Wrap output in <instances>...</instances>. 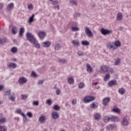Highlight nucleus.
<instances>
[{
    "label": "nucleus",
    "instance_id": "obj_1",
    "mask_svg": "<svg viewBox=\"0 0 131 131\" xmlns=\"http://www.w3.org/2000/svg\"><path fill=\"white\" fill-rule=\"evenodd\" d=\"M96 98L94 96H86L84 98L83 101L85 103H91L93 101H95Z\"/></svg>",
    "mask_w": 131,
    "mask_h": 131
},
{
    "label": "nucleus",
    "instance_id": "obj_2",
    "mask_svg": "<svg viewBox=\"0 0 131 131\" xmlns=\"http://www.w3.org/2000/svg\"><path fill=\"white\" fill-rule=\"evenodd\" d=\"M106 47L107 49L110 50V51H116V50H117L115 47V45H114V43L112 42H108L107 44Z\"/></svg>",
    "mask_w": 131,
    "mask_h": 131
},
{
    "label": "nucleus",
    "instance_id": "obj_3",
    "mask_svg": "<svg viewBox=\"0 0 131 131\" xmlns=\"http://www.w3.org/2000/svg\"><path fill=\"white\" fill-rule=\"evenodd\" d=\"M122 124L123 125H128L129 124V118L127 116H125L123 119Z\"/></svg>",
    "mask_w": 131,
    "mask_h": 131
},
{
    "label": "nucleus",
    "instance_id": "obj_4",
    "mask_svg": "<svg viewBox=\"0 0 131 131\" xmlns=\"http://www.w3.org/2000/svg\"><path fill=\"white\" fill-rule=\"evenodd\" d=\"M27 78L25 77H21L18 79V83L19 84H25V83H27Z\"/></svg>",
    "mask_w": 131,
    "mask_h": 131
},
{
    "label": "nucleus",
    "instance_id": "obj_5",
    "mask_svg": "<svg viewBox=\"0 0 131 131\" xmlns=\"http://www.w3.org/2000/svg\"><path fill=\"white\" fill-rule=\"evenodd\" d=\"M27 38L28 40H29L30 42L31 43L35 39L34 36L31 34V33L27 34Z\"/></svg>",
    "mask_w": 131,
    "mask_h": 131
},
{
    "label": "nucleus",
    "instance_id": "obj_6",
    "mask_svg": "<svg viewBox=\"0 0 131 131\" xmlns=\"http://www.w3.org/2000/svg\"><path fill=\"white\" fill-rule=\"evenodd\" d=\"M51 45H52V42L49 41H46L41 43V46L43 48H49Z\"/></svg>",
    "mask_w": 131,
    "mask_h": 131
},
{
    "label": "nucleus",
    "instance_id": "obj_7",
    "mask_svg": "<svg viewBox=\"0 0 131 131\" xmlns=\"http://www.w3.org/2000/svg\"><path fill=\"white\" fill-rule=\"evenodd\" d=\"M32 45L36 48V49H40V45L38 43V41H37L36 39H35L32 42H31Z\"/></svg>",
    "mask_w": 131,
    "mask_h": 131
},
{
    "label": "nucleus",
    "instance_id": "obj_8",
    "mask_svg": "<svg viewBox=\"0 0 131 131\" xmlns=\"http://www.w3.org/2000/svg\"><path fill=\"white\" fill-rule=\"evenodd\" d=\"M7 67L8 68L15 69L17 67V64L13 62H8L7 64Z\"/></svg>",
    "mask_w": 131,
    "mask_h": 131
},
{
    "label": "nucleus",
    "instance_id": "obj_9",
    "mask_svg": "<svg viewBox=\"0 0 131 131\" xmlns=\"http://www.w3.org/2000/svg\"><path fill=\"white\" fill-rule=\"evenodd\" d=\"M110 103V98L106 97L103 99L102 103L103 104L104 106H107Z\"/></svg>",
    "mask_w": 131,
    "mask_h": 131
},
{
    "label": "nucleus",
    "instance_id": "obj_10",
    "mask_svg": "<svg viewBox=\"0 0 131 131\" xmlns=\"http://www.w3.org/2000/svg\"><path fill=\"white\" fill-rule=\"evenodd\" d=\"M86 67L87 69V71L89 73H94V70H93V68L90 65V64L87 63L86 65Z\"/></svg>",
    "mask_w": 131,
    "mask_h": 131
},
{
    "label": "nucleus",
    "instance_id": "obj_11",
    "mask_svg": "<svg viewBox=\"0 0 131 131\" xmlns=\"http://www.w3.org/2000/svg\"><path fill=\"white\" fill-rule=\"evenodd\" d=\"M9 98L12 102H15V100H16V95H15V93H12V95H10Z\"/></svg>",
    "mask_w": 131,
    "mask_h": 131
},
{
    "label": "nucleus",
    "instance_id": "obj_12",
    "mask_svg": "<svg viewBox=\"0 0 131 131\" xmlns=\"http://www.w3.org/2000/svg\"><path fill=\"white\" fill-rule=\"evenodd\" d=\"M14 4L13 3H10L8 5L7 7V9L8 11H12L14 9Z\"/></svg>",
    "mask_w": 131,
    "mask_h": 131
},
{
    "label": "nucleus",
    "instance_id": "obj_13",
    "mask_svg": "<svg viewBox=\"0 0 131 131\" xmlns=\"http://www.w3.org/2000/svg\"><path fill=\"white\" fill-rule=\"evenodd\" d=\"M101 33H112V30L105 29L103 28L100 30Z\"/></svg>",
    "mask_w": 131,
    "mask_h": 131
},
{
    "label": "nucleus",
    "instance_id": "obj_14",
    "mask_svg": "<svg viewBox=\"0 0 131 131\" xmlns=\"http://www.w3.org/2000/svg\"><path fill=\"white\" fill-rule=\"evenodd\" d=\"M111 120L113 121V122H117L119 121V118L116 116H113L111 117Z\"/></svg>",
    "mask_w": 131,
    "mask_h": 131
},
{
    "label": "nucleus",
    "instance_id": "obj_15",
    "mask_svg": "<svg viewBox=\"0 0 131 131\" xmlns=\"http://www.w3.org/2000/svg\"><path fill=\"white\" fill-rule=\"evenodd\" d=\"M108 66H102L101 67V71L102 72H108Z\"/></svg>",
    "mask_w": 131,
    "mask_h": 131
},
{
    "label": "nucleus",
    "instance_id": "obj_16",
    "mask_svg": "<svg viewBox=\"0 0 131 131\" xmlns=\"http://www.w3.org/2000/svg\"><path fill=\"white\" fill-rule=\"evenodd\" d=\"M114 45L117 50L118 48H120L121 47V42L119 41V40L115 41L114 43Z\"/></svg>",
    "mask_w": 131,
    "mask_h": 131
},
{
    "label": "nucleus",
    "instance_id": "obj_17",
    "mask_svg": "<svg viewBox=\"0 0 131 131\" xmlns=\"http://www.w3.org/2000/svg\"><path fill=\"white\" fill-rule=\"evenodd\" d=\"M68 82L69 84H73L74 83V78L73 76L69 77L68 79Z\"/></svg>",
    "mask_w": 131,
    "mask_h": 131
},
{
    "label": "nucleus",
    "instance_id": "obj_18",
    "mask_svg": "<svg viewBox=\"0 0 131 131\" xmlns=\"http://www.w3.org/2000/svg\"><path fill=\"white\" fill-rule=\"evenodd\" d=\"M72 43L74 47H79L80 45L79 44V41L77 40H73L72 41Z\"/></svg>",
    "mask_w": 131,
    "mask_h": 131
},
{
    "label": "nucleus",
    "instance_id": "obj_19",
    "mask_svg": "<svg viewBox=\"0 0 131 131\" xmlns=\"http://www.w3.org/2000/svg\"><path fill=\"white\" fill-rule=\"evenodd\" d=\"M114 128H116V126L114 124L109 125L106 127L107 130H113Z\"/></svg>",
    "mask_w": 131,
    "mask_h": 131
},
{
    "label": "nucleus",
    "instance_id": "obj_20",
    "mask_svg": "<svg viewBox=\"0 0 131 131\" xmlns=\"http://www.w3.org/2000/svg\"><path fill=\"white\" fill-rule=\"evenodd\" d=\"M62 48V46L61 45L59 44V43H56L55 45L54 49L55 51H60L61 49Z\"/></svg>",
    "mask_w": 131,
    "mask_h": 131
},
{
    "label": "nucleus",
    "instance_id": "obj_21",
    "mask_svg": "<svg viewBox=\"0 0 131 131\" xmlns=\"http://www.w3.org/2000/svg\"><path fill=\"white\" fill-rule=\"evenodd\" d=\"M120 63H121V60L119 58L115 59L114 65L115 66H119L120 65Z\"/></svg>",
    "mask_w": 131,
    "mask_h": 131
},
{
    "label": "nucleus",
    "instance_id": "obj_22",
    "mask_svg": "<svg viewBox=\"0 0 131 131\" xmlns=\"http://www.w3.org/2000/svg\"><path fill=\"white\" fill-rule=\"evenodd\" d=\"M108 84L111 86V88H112V86L117 84V82L115 80H112L108 82Z\"/></svg>",
    "mask_w": 131,
    "mask_h": 131
},
{
    "label": "nucleus",
    "instance_id": "obj_23",
    "mask_svg": "<svg viewBox=\"0 0 131 131\" xmlns=\"http://www.w3.org/2000/svg\"><path fill=\"white\" fill-rule=\"evenodd\" d=\"M52 116L54 119H58V118H59V114H58V112H54L52 114Z\"/></svg>",
    "mask_w": 131,
    "mask_h": 131
},
{
    "label": "nucleus",
    "instance_id": "obj_24",
    "mask_svg": "<svg viewBox=\"0 0 131 131\" xmlns=\"http://www.w3.org/2000/svg\"><path fill=\"white\" fill-rule=\"evenodd\" d=\"M94 119L95 120H100V119H101V114H100V113L95 114Z\"/></svg>",
    "mask_w": 131,
    "mask_h": 131
},
{
    "label": "nucleus",
    "instance_id": "obj_25",
    "mask_svg": "<svg viewBox=\"0 0 131 131\" xmlns=\"http://www.w3.org/2000/svg\"><path fill=\"white\" fill-rule=\"evenodd\" d=\"M7 42V38L6 37L2 38L0 37V45H4Z\"/></svg>",
    "mask_w": 131,
    "mask_h": 131
},
{
    "label": "nucleus",
    "instance_id": "obj_26",
    "mask_svg": "<svg viewBox=\"0 0 131 131\" xmlns=\"http://www.w3.org/2000/svg\"><path fill=\"white\" fill-rule=\"evenodd\" d=\"M103 122H109V121L111 120V117L109 116H106L103 117L102 119Z\"/></svg>",
    "mask_w": 131,
    "mask_h": 131
},
{
    "label": "nucleus",
    "instance_id": "obj_27",
    "mask_svg": "<svg viewBox=\"0 0 131 131\" xmlns=\"http://www.w3.org/2000/svg\"><path fill=\"white\" fill-rule=\"evenodd\" d=\"M16 112L17 114H21V116L24 117V118H26V116H25V114L24 113H22V111L21 109H18L16 110Z\"/></svg>",
    "mask_w": 131,
    "mask_h": 131
},
{
    "label": "nucleus",
    "instance_id": "obj_28",
    "mask_svg": "<svg viewBox=\"0 0 131 131\" xmlns=\"http://www.w3.org/2000/svg\"><path fill=\"white\" fill-rule=\"evenodd\" d=\"M118 93L120 95H124V94H125V90H124L123 88H120L119 89Z\"/></svg>",
    "mask_w": 131,
    "mask_h": 131
},
{
    "label": "nucleus",
    "instance_id": "obj_29",
    "mask_svg": "<svg viewBox=\"0 0 131 131\" xmlns=\"http://www.w3.org/2000/svg\"><path fill=\"white\" fill-rule=\"evenodd\" d=\"M38 36L40 39H43V38L47 36V34L46 33H39Z\"/></svg>",
    "mask_w": 131,
    "mask_h": 131
},
{
    "label": "nucleus",
    "instance_id": "obj_30",
    "mask_svg": "<svg viewBox=\"0 0 131 131\" xmlns=\"http://www.w3.org/2000/svg\"><path fill=\"white\" fill-rule=\"evenodd\" d=\"M8 130V127L5 125L0 126V131H7Z\"/></svg>",
    "mask_w": 131,
    "mask_h": 131
},
{
    "label": "nucleus",
    "instance_id": "obj_31",
    "mask_svg": "<svg viewBox=\"0 0 131 131\" xmlns=\"http://www.w3.org/2000/svg\"><path fill=\"white\" fill-rule=\"evenodd\" d=\"M12 33H17V32H18V28L13 26L12 27Z\"/></svg>",
    "mask_w": 131,
    "mask_h": 131
},
{
    "label": "nucleus",
    "instance_id": "obj_32",
    "mask_svg": "<svg viewBox=\"0 0 131 131\" xmlns=\"http://www.w3.org/2000/svg\"><path fill=\"white\" fill-rule=\"evenodd\" d=\"M109 79H110V74H106L104 77V81H107Z\"/></svg>",
    "mask_w": 131,
    "mask_h": 131
},
{
    "label": "nucleus",
    "instance_id": "obj_33",
    "mask_svg": "<svg viewBox=\"0 0 131 131\" xmlns=\"http://www.w3.org/2000/svg\"><path fill=\"white\" fill-rule=\"evenodd\" d=\"M34 14H32V15L29 18L28 23H32L33 21H34Z\"/></svg>",
    "mask_w": 131,
    "mask_h": 131
},
{
    "label": "nucleus",
    "instance_id": "obj_34",
    "mask_svg": "<svg viewBox=\"0 0 131 131\" xmlns=\"http://www.w3.org/2000/svg\"><path fill=\"white\" fill-rule=\"evenodd\" d=\"M107 72L111 73V74H113L114 73V69L110 67H108L107 69Z\"/></svg>",
    "mask_w": 131,
    "mask_h": 131
},
{
    "label": "nucleus",
    "instance_id": "obj_35",
    "mask_svg": "<svg viewBox=\"0 0 131 131\" xmlns=\"http://www.w3.org/2000/svg\"><path fill=\"white\" fill-rule=\"evenodd\" d=\"M6 121H7V119L6 118H0V123H1V124H4V123H6Z\"/></svg>",
    "mask_w": 131,
    "mask_h": 131
},
{
    "label": "nucleus",
    "instance_id": "obj_36",
    "mask_svg": "<svg viewBox=\"0 0 131 131\" xmlns=\"http://www.w3.org/2000/svg\"><path fill=\"white\" fill-rule=\"evenodd\" d=\"M82 46H90V42L88 41H81Z\"/></svg>",
    "mask_w": 131,
    "mask_h": 131
},
{
    "label": "nucleus",
    "instance_id": "obj_37",
    "mask_svg": "<svg viewBox=\"0 0 131 131\" xmlns=\"http://www.w3.org/2000/svg\"><path fill=\"white\" fill-rule=\"evenodd\" d=\"M117 19L118 21H120V20L122 19V14L121 13H118L117 16Z\"/></svg>",
    "mask_w": 131,
    "mask_h": 131
},
{
    "label": "nucleus",
    "instance_id": "obj_38",
    "mask_svg": "<svg viewBox=\"0 0 131 131\" xmlns=\"http://www.w3.org/2000/svg\"><path fill=\"white\" fill-rule=\"evenodd\" d=\"M11 52L13 54H15V53H17V52H18V49L16 47H13L11 49Z\"/></svg>",
    "mask_w": 131,
    "mask_h": 131
},
{
    "label": "nucleus",
    "instance_id": "obj_39",
    "mask_svg": "<svg viewBox=\"0 0 131 131\" xmlns=\"http://www.w3.org/2000/svg\"><path fill=\"white\" fill-rule=\"evenodd\" d=\"M33 106H38L39 105V102L37 100V101H33L32 103Z\"/></svg>",
    "mask_w": 131,
    "mask_h": 131
},
{
    "label": "nucleus",
    "instance_id": "obj_40",
    "mask_svg": "<svg viewBox=\"0 0 131 131\" xmlns=\"http://www.w3.org/2000/svg\"><path fill=\"white\" fill-rule=\"evenodd\" d=\"M90 107L93 109H95L96 108H98V105L96 104L95 102H93L92 104H91Z\"/></svg>",
    "mask_w": 131,
    "mask_h": 131
},
{
    "label": "nucleus",
    "instance_id": "obj_41",
    "mask_svg": "<svg viewBox=\"0 0 131 131\" xmlns=\"http://www.w3.org/2000/svg\"><path fill=\"white\" fill-rule=\"evenodd\" d=\"M72 30L73 31H79V28L76 27H72Z\"/></svg>",
    "mask_w": 131,
    "mask_h": 131
},
{
    "label": "nucleus",
    "instance_id": "obj_42",
    "mask_svg": "<svg viewBox=\"0 0 131 131\" xmlns=\"http://www.w3.org/2000/svg\"><path fill=\"white\" fill-rule=\"evenodd\" d=\"M79 89H83L84 88V83L81 82L78 84Z\"/></svg>",
    "mask_w": 131,
    "mask_h": 131
},
{
    "label": "nucleus",
    "instance_id": "obj_43",
    "mask_svg": "<svg viewBox=\"0 0 131 131\" xmlns=\"http://www.w3.org/2000/svg\"><path fill=\"white\" fill-rule=\"evenodd\" d=\"M85 33H93V32L90 30V28L87 27L85 29Z\"/></svg>",
    "mask_w": 131,
    "mask_h": 131
},
{
    "label": "nucleus",
    "instance_id": "obj_44",
    "mask_svg": "<svg viewBox=\"0 0 131 131\" xmlns=\"http://www.w3.org/2000/svg\"><path fill=\"white\" fill-rule=\"evenodd\" d=\"M67 61L64 59H61L59 60V62L61 64H65Z\"/></svg>",
    "mask_w": 131,
    "mask_h": 131
},
{
    "label": "nucleus",
    "instance_id": "obj_45",
    "mask_svg": "<svg viewBox=\"0 0 131 131\" xmlns=\"http://www.w3.org/2000/svg\"><path fill=\"white\" fill-rule=\"evenodd\" d=\"M27 98H28V95L26 94H22L21 95V100H26Z\"/></svg>",
    "mask_w": 131,
    "mask_h": 131
},
{
    "label": "nucleus",
    "instance_id": "obj_46",
    "mask_svg": "<svg viewBox=\"0 0 131 131\" xmlns=\"http://www.w3.org/2000/svg\"><path fill=\"white\" fill-rule=\"evenodd\" d=\"M11 94V90H9L8 91H6L5 93V96H10V94Z\"/></svg>",
    "mask_w": 131,
    "mask_h": 131
},
{
    "label": "nucleus",
    "instance_id": "obj_47",
    "mask_svg": "<svg viewBox=\"0 0 131 131\" xmlns=\"http://www.w3.org/2000/svg\"><path fill=\"white\" fill-rule=\"evenodd\" d=\"M53 109H54V110L58 111V110H60V106H59L58 105H55L54 106Z\"/></svg>",
    "mask_w": 131,
    "mask_h": 131
},
{
    "label": "nucleus",
    "instance_id": "obj_48",
    "mask_svg": "<svg viewBox=\"0 0 131 131\" xmlns=\"http://www.w3.org/2000/svg\"><path fill=\"white\" fill-rule=\"evenodd\" d=\"M65 105L68 109H70V108H71V105H70L68 102L65 103Z\"/></svg>",
    "mask_w": 131,
    "mask_h": 131
},
{
    "label": "nucleus",
    "instance_id": "obj_49",
    "mask_svg": "<svg viewBox=\"0 0 131 131\" xmlns=\"http://www.w3.org/2000/svg\"><path fill=\"white\" fill-rule=\"evenodd\" d=\"M55 90H56V95H60L61 94V90L59 88H56L55 89Z\"/></svg>",
    "mask_w": 131,
    "mask_h": 131
},
{
    "label": "nucleus",
    "instance_id": "obj_50",
    "mask_svg": "<svg viewBox=\"0 0 131 131\" xmlns=\"http://www.w3.org/2000/svg\"><path fill=\"white\" fill-rule=\"evenodd\" d=\"M45 116H42L39 118L40 122H43V121H45Z\"/></svg>",
    "mask_w": 131,
    "mask_h": 131
},
{
    "label": "nucleus",
    "instance_id": "obj_51",
    "mask_svg": "<svg viewBox=\"0 0 131 131\" xmlns=\"http://www.w3.org/2000/svg\"><path fill=\"white\" fill-rule=\"evenodd\" d=\"M32 76H33V77H38V75L35 73V72H32L31 73Z\"/></svg>",
    "mask_w": 131,
    "mask_h": 131
},
{
    "label": "nucleus",
    "instance_id": "obj_52",
    "mask_svg": "<svg viewBox=\"0 0 131 131\" xmlns=\"http://www.w3.org/2000/svg\"><path fill=\"white\" fill-rule=\"evenodd\" d=\"M25 31V29H24V28H20L19 29V33H24Z\"/></svg>",
    "mask_w": 131,
    "mask_h": 131
},
{
    "label": "nucleus",
    "instance_id": "obj_53",
    "mask_svg": "<svg viewBox=\"0 0 131 131\" xmlns=\"http://www.w3.org/2000/svg\"><path fill=\"white\" fill-rule=\"evenodd\" d=\"M113 111H114V112H116V113H119V112H120V110H119V108H114Z\"/></svg>",
    "mask_w": 131,
    "mask_h": 131
},
{
    "label": "nucleus",
    "instance_id": "obj_54",
    "mask_svg": "<svg viewBox=\"0 0 131 131\" xmlns=\"http://www.w3.org/2000/svg\"><path fill=\"white\" fill-rule=\"evenodd\" d=\"M52 100L51 99H48L47 100V103L50 106H51L52 105Z\"/></svg>",
    "mask_w": 131,
    "mask_h": 131
},
{
    "label": "nucleus",
    "instance_id": "obj_55",
    "mask_svg": "<svg viewBox=\"0 0 131 131\" xmlns=\"http://www.w3.org/2000/svg\"><path fill=\"white\" fill-rule=\"evenodd\" d=\"M53 7H54V9L56 10V9H57V10H60V5H56L55 6H53Z\"/></svg>",
    "mask_w": 131,
    "mask_h": 131
},
{
    "label": "nucleus",
    "instance_id": "obj_56",
    "mask_svg": "<svg viewBox=\"0 0 131 131\" xmlns=\"http://www.w3.org/2000/svg\"><path fill=\"white\" fill-rule=\"evenodd\" d=\"M74 17H80V13H75Z\"/></svg>",
    "mask_w": 131,
    "mask_h": 131
},
{
    "label": "nucleus",
    "instance_id": "obj_57",
    "mask_svg": "<svg viewBox=\"0 0 131 131\" xmlns=\"http://www.w3.org/2000/svg\"><path fill=\"white\" fill-rule=\"evenodd\" d=\"M28 9H29V10H32V9H33V5H32V4L29 5Z\"/></svg>",
    "mask_w": 131,
    "mask_h": 131
},
{
    "label": "nucleus",
    "instance_id": "obj_58",
    "mask_svg": "<svg viewBox=\"0 0 131 131\" xmlns=\"http://www.w3.org/2000/svg\"><path fill=\"white\" fill-rule=\"evenodd\" d=\"M86 35H87L88 37H93V36H94L93 33H86Z\"/></svg>",
    "mask_w": 131,
    "mask_h": 131
},
{
    "label": "nucleus",
    "instance_id": "obj_59",
    "mask_svg": "<svg viewBox=\"0 0 131 131\" xmlns=\"http://www.w3.org/2000/svg\"><path fill=\"white\" fill-rule=\"evenodd\" d=\"M58 0H56L54 1L53 2H52V5H53V6H56V5H58Z\"/></svg>",
    "mask_w": 131,
    "mask_h": 131
},
{
    "label": "nucleus",
    "instance_id": "obj_60",
    "mask_svg": "<svg viewBox=\"0 0 131 131\" xmlns=\"http://www.w3.org/2000/svg\"><path fill=\"white\" fill-rule=\"evenodd\" d=\"M27 115L28 117H30V118H31V117H32V113H31V112H30L27 113Z\"/></svg>",
    "mask_w": 131,
    "mask_h": 131
},
{
    "label": "nucleus",
    "instance_id": "obj_61",
    "mask_svg": "<svg viewBox=\"0 0 131 131\" xmlns=\"http://www.w3.org/2000/svg\"><path fill=\"white\" fill-rule=\"evenodd\" d=\"M77 54L78 55V56H83V53L82 51H78Z\"/></svg>",
    "mask_w": 131,
    "mask_h": 131
},
{
    "label": "nucleus",
    "instance_id": "obj_62",
    "mask_svg": "<svg viewBox=\"0 0 131 131\" xmlns=\"http://www.w3.org/2000/svg\"><path fill=\"white\" fill-rule=\"evenodd\" d=\"M4 85H0V92L4 91Z\"/></svg>",
    "mask_w": 131,
    "mask_h": 131
},
{
    "label": "nucleus",
    "instance_id": "obj_63",
    "mask_svg": "<svg viewBox=\"0 0 131 131\" xmlns=\"http://www.w3.org/2000/svg\"><path fill=\"white\" fill-rule=\"evenodd\" d=\"M72 105H76V100L73 99L72 101Z\"/></svg>",
    "mask_w": 131,
    "mask_h": 131
},
{
    "label": "nucleus",
    "instance_id": "obj_64",
    "mask_svg": "<svg viewBox=\"0 0 131 131\" xmlns=\"http://www.w3.org/2000/svg\"><path fill=\"white\" fill-rule=\"evenodd\" d=\"M71 25L72 27H75L76 26V23L75 22L71 23Z\"/></svg>",
    "mask_w": 131,
    "mask_h": 131
}]
</instances>
